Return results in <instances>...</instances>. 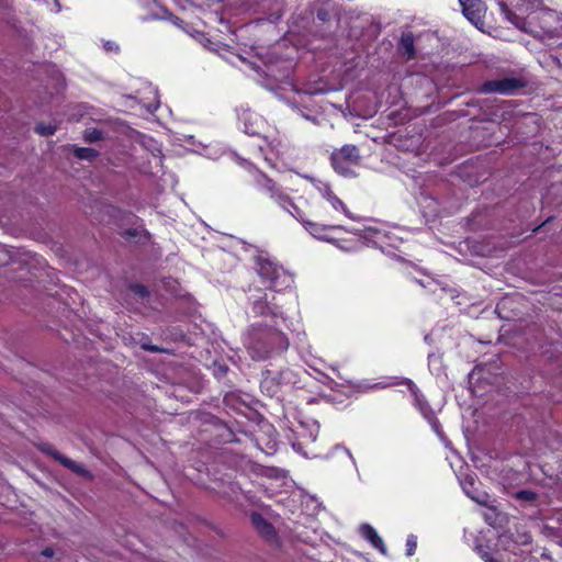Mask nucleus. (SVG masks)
Segmentation results:
<instances>
[{
	"instance_id": "nucleus-1",
	"label": "nucleus",
	"mask_w": 562,
	"mask_h": 562,
	"mask_svg": "<svg viewBox=\"0 0 562 562\" xmlns=\"http://www.w3.org/2000/svg\"><path fill=\"white\" fill-rule=\"evenodd\" d=\"M257 272L268 292L262 295L258 293L250 296L254 313L259 316L271 315L273 318H283V312L280 311V301L277 300L274 292L290 286L292 277L268 256L262 255L257 258Z\"/></svg>"
},
{
	"instance_id": "nucleus-2",
	"label": "nucleus",
	"mask_w": 562,
	"mask_h": 562,
	"mask_svg": "<svg viewBox=\"0 0 562 562\" xmlns=\"http://www.w3.org/2000/svg\"><path fill=\"white\" fill-rule=\"evenodd\" d=\"M255 186L258 190L266 193L271 200H273L280 207L289 212L293 217L303 224V221H307L304 217V213L292 202L290 196L282 191L270 178L261 172L255 176Z\"/></svg>"
},
{
	"instance_id": "nucleus-3",
	"label": "nucleus",
	"mask_w": 562,
	"mask_h": 562,
	"mask_svg": "<svg viewBox=\"0 0 562 562\" xmlns=\"http://www.w3.org/2000/svg\"><path fill=\"white\" fill-rule=\"evenodd\" d=\"M359 159L358 148L353 145H345L338 151L331 155V164L335 170L342 176H350L349 168H340V160L348 164H357Z\"/></svg>"
},
{
	"instance_id": "nucleus-4",
	"label": "nucleus",
	"mask_w": 562,
	"mask_h": 562,
	"mask_svg": "<svg viewBox=\"0 0 562 562\" xmlns=\"http://www.w3.org/2000/svg\"><path fill=\"white\" fill-rule=\"evenodd\" d=\"M519 80L515 78H503L497 80L486 81L482 86V91L485 93H502L509 94L520 87Z\"/></svg>"
},
{
	"instance_id": "nucleus-5",
	"label": "nucleus",
	"mask_w": 562,
	"mask_h": 562,
	"mask_svg": "<svg viewBox=\"0 0 562 562\" xmlns=\"http://www.w3.org/2000/svg\"><path fill=\"white\" fill-rule=\"evenodd\" d=\"M464 16L473 24H479L485 14V4L481 0H459Z\"/></svg>"
},
{
	"instance_id": "nucleus-6",
	"label": "nucleus",
	"mask_w": 562,
	"mask_h": 562,
	"mask_svg": "<svg viewBox=\"0 0 562 562\" xmlns=\"http://www.w3.org/2000/svg\"><path fill=\"white\" fill-rule=\"evenodd\" d=\"M304 228L315 238L331 241L330 232L341 229V226L324 225L311 221H303Z\"/></svg>"
},
{
	"instance_id": "nucleus-7",
	"label": "nucleus",
	"mask_w": 562,
	"mask_h": 562,
	"mask_svg": "<svg viewBox=\"0 0 562 562\" xmlns=\"http://www.w3.org/2000/svg\"><path fill=\"white\" fill-rule=\"evenodd\" d=\"M250 519L256 530L267 540H273L276 538L273 526L268 522L260 514L252 513Z\"/></svg>"
},
{
	"instance_id": "nucleus-8",
	"label": "nucleus",
	"mask_w": 562,
	"mask_h": 562,
	"mask_svg": "<svg viewBox=\"0 0 562 562\" xmlns=\"http://www.w3.org/2000/svg\"><path fill=\"white\" fill-rule=\"evenodd\" d=\"M45 451L47 453H49L55 460L60 462L65 468L69 469L70 471H72L79 475H82V476H89V472L81 464L60 454L58 451H55L52 449H45Z\"/></svg>"
},
{
	"instance_id": "nucleus-9",
	"label": "nucleus",
	"mask_w": 562,
	"mask_h": 562,
	"mask_svg": "<svg viewBox=\"0 0 562 562\" xmlns=\"http://www.w3.org/2000/svg\"><path fill=\"white\" fill-rule=\"evenodd\" d=\"M361 535L371 542V544L378 549L381 553L385 554L386 547L382 538L378 535L375 529L370 525H362L360 527Z\"/></svg>"
},
{
	"instance_id": "nucleus-10",
	"label": "nucleus",
	"mask_w": 562,
	"mask_h": 562,
	"mask_svg": "<svg viewBox=\"0 0 562 562\" xmlns=\"http://www.w3.org/2000/svg\"><path fill=\"white\" fill-rule=\"evenodd\" d=\"M244 121L245 132L249 135L259 134V125L263 123L262 119L251 112H244L241 115Z\"/></svg>"
},
{
	"instance_id": "nucleus-11",
	"label": "nucleus",
	"mask_w": 562,
	"mask_h": 562,
	"mask_svg": "<svg viewBox=\"0 0 562 562\" xmlns=\"http://www.w3.org/2000/svg\"><path fill=\"white\" fill-rule=\"evenodd\" d=\"M400 47L403 54L407 56V58H413L415 56L414 36L411 32L402 34Z\"/></svg>"
},
{
	"instance_id": "nucleus-12",
	"label": "nucleus",
	"mask_w": 562,
	"mask_h": 562,
	"mask_svg": "<svg viewBox=\"0 0 562 562\" xmlns=\"http://www.w3.org/2000/svg\"><path fill=\"white\" fill-rule=\"evenodd\" d=\"M405 383L407 384L409 392L414 396L416 405L418 406L420 412L426 415V411L428 408L427 407V403L425 402V400H424L423 395L420 394L418 387L411 380H406Z\"/></svg>"
},
{
	"instance_id": "nucleus-13",
	"label": "nucleus",
	"mask_w": 562,
	"mask_h": 562,
	"mask_svg": "<svg viewBox=\"0 0 562 562\" xmlns=\"http://www.w3.org/2000/svg\"><path fill=\"white\" fill-rule=\"evenodd\" d=\"M473 484H474V479L470 475H467L461 481V485H462L464 492L467 493V495L470 496L472 499L476 501L477 503L483 504L485 502L486 496L485 495L482 497L475 496L474 494H472L471 490L468 488V485L473 486Z\"/></svg>"
},
{
	"instance_id": "nucleus-14",
	"label": "nucleus",
	"mask_w": 562,
	"mask_h": 562,
	"mask_svg": "<svg viewBox=\"0 0 562 562\" xmlns=\"http://www.w3.org/2000/svg\"><path fill=\"white\" fill-rule=\"evenodd\" d=\"M74 154L77 158L82 160H93L98 153L92 148L74 147Z\"/></svg>"
},
{
	"instance_id": "nucleus-15",
	"label": "nucleus",
	"mask_w": 562,
	"mask_h": 562,
	"mask_svg": "<svg viewBox=\"0 0 562 562\" xmlns=\"http://www.w3.org/2000/svg\"><path fill=\"white\" fill-rule=\"evenodd\" d=\"M327 202L333 206V209L335 211H339V212L344 213L347 217L353 218L352 215L350 214L349 210L347 209V206L335 194L333 196H330V199Z\"/></svg>"
},
{
	"instance_id": "nucleus-16",
	"label": "nucleus",
	"mask_w": 562,
	"mask_h": 562,
	"mask_svg": "<svg viewBox=\"0 0 562 562\" xmlns=\"http://www.w3.org/2000/svg\"><path fill=\"white\" fill-rule=\"evenodd\" d=\"M262 392L268 393L270 396H273L278 392V386L273 384V380L269 376H266L260 384Z\"/></svg>"
},
{
	"instance_id": "nucleus-17",
	"label": "nucleus",
	"mask_w": 562,
	"mask_h": 562,
	"mask_svg": "<svg viewBox=\"0 0 562 562\" xmlns=\"http://www.w3.org/2000/svg\"><path fill=\"white\" fill-rule=\"evenodd\" d=\"M35 131L43 136H48L53 135L56 132V126L53 124L41 123L36 125Z\"/></svg>"
},
{
	"instance_id": "nucleus-18",
	"label": "nucleus",
	"mask_w": 562,
	"mask_h": 562,
	"mask_svg": "<svg viewBox=\"0 0 562 562\" xmlns=\"http://www.w3.org/2000/svg\"><path fill=\"white\" fill-rule=\"evenodd\" d=\"M130 291L139 299H145L148 296L147 288L142 284H132L130 286Z\"/></svg>"
},
{
	"instance_id": "nucleus-19",
	"label": "nucleus",
	"mask_w": 562,
	"mask_h": 562,
	"mask_svg": "<svg viewBox=\"0 0 562 562\" xmlns=\"http://www.w3.org/2000/svg\"><path fill=\"white\" fill-rule=\"evenodd\" d=\"M417 548V537L409 535L406 539V555L412 557Z\"/></svg>"
},
{
	"instance_id": "nucleus-20",
	"label": "nucleus",
	"mask_w": 562,
	"mask_h": 562,
	"mask_svg": "<svg viewBox=\"0 0 562 562\" xmlns=\"http://www.w3.org/2000/svg\"><path fill=\"white\" fill-rule=\"evenodd\" d=\"M83 137H85V139H86L87 142L92 143V142L100 140V139H101V137H102V133H101L100 131L95 130V128H93V130H87V131L85 132Z\"/></svg>"
},
{
	"instance_id": "nucleus-21",
	"label": "nucleus",
	"mask_w": 562,
	"mask_h": 562,
	"mask_svg": "<svg viewBox=\"0 0 562 562\" xmlns=\"http://www.w3.org/2000/svg\"><path fill=\"white\" fill-rule=\"evenodd\" d=\"M517 498L521 499V501H526V502H533L537 497L536 493L531 492V491H519L517 494H516Z\"/></svg>"
},
{
	"instance_id": "nucleus-22",
	"label": "nucleus",
	"mask_w": 562,
	"mask_h": 562,
	"mask_svg": "<svg viewBox=\"0 0 562 562\" xmlns=\"http://www.w3.org/2000/svg\"><path fill=\"white\" fill-rule=\"evenodd\" d=\"M318 191L326 201H328L330 196L334 195L333 191L326 183H321V186L318 187Z\"/></svg>"
},
{
	"instance_id": "nucleus-23",
	"label": "nucleus",
	"mask_w": 562,
	"mask_h": 562,
	"mask_svg": "<svg viewBox=\"0 0 562 562\" xmlns=\"http://www.w3.org/2000/svg\"><path fill=\"white\" fill-rule=\"evenodd\" d=\"M481 558L482 560H484L485 562H497V560H495L488 552L486 551H482L481 553Z\"/></svg>"
},
{
	"instance_id": "nucleus-24",
	"label": "nucleus",
	"mask_w": 562,
	"mask_h": 562,
	"mask_svg": "<svg viewBox=\"0 0 562 562\" xmlns=\"http://www.w3.org/2000/svg\"><path fill=\"white\" fill-rule=\"evenodd\" d=\"M278 339L280 340V349L285 350L289 346L286 338L281 335H278Z\"/></svg>"
},
{
	"instance_id": "nucleus-25",
	"label": "nucleus",
	"mask_w": 562,
	"mask_h": 562,
	"mask_svg": "<svg viewBox=\"0 0 562 562\" xmlns=\"http://www.w3.org/2000/svg\"><path fill=\"white\" fill-rule=\"evenodd\" d=\"M153 159L155 161V165L156 167H161L162 166V158L160 156V151H158V154H153Z\"/></svg>"
},
{
	"instance_id": "nucleus-26",
	"label": "nucleus",
	"mask_w": 562,
	"mask_h": 562,
	"mask_svg": "<svg viewBox=\"0 0 562 562\" xmlns=\"http://www.w3.org/2000/svg\"><path fill=\"white\" fill-rule=\"evenodd\" d=\"M41 555L50 559L54 555V551L50 548H46L45 550L42 551Z\"/></svg>"
},
{
	"instance_id": "nucleus-27",
	"label": "nucleus",
	"mask_w": 562,
	"mask_h": 562,
	"mask_svg": "<svg viewBox=\"0 0 562 562\" xmlns=\"http://www.w3.org/2000/svg\"><path fill=\"white\" fill-rule=\"evenodd\" d=\"M268 356H269L268 350H265L263 352L258 353V355L255 352L252 353V358L258 359V360H262V359L267 358Z\"/></svg>"
},
{
	"instance_id": "nucleus-28",
	"label": "nucleus",
	"mask_w": 562,
	"mask_h": 562,
	"mask_svg": "<svg viewBox=\"0 0 562 562\" xmlns=\"http://www.w3.org/2000/svg\"><path fill=\"white\" fill-rule=\"evenodd\" d=\"M104 47H105L106 50H110V52L117 50V48H119L115 43H111V42H108L104 45Z\"/></svg>"
},
{
	"instance_id": "nucleus-29",
	"label": "nucleus",
	"mask_w": 562,
	"mask_h": 562,
	"mask_svg": "<svg viewBox=\"0 0 562 562\" xmlns=\"http://www.w3.org/2000/svg\"><path fill=\"white\" fill-rule=\"evenodd\" d=\"M355 164H348L346 160H340V168H349L351 169V167L353 166ZM352 173V170H350V175Z\"/></svg>"
},
{
	"instance_id": "nucleus-30",
	"label": "nucleus",
	"mask_w": 562,
	"mask_h": 562,
	"mask_svg": "<svg viewBox=\"0 0 562 562\" xmlns=\"http://www.w3.org/2000/svg\"><path fill=\"white\" fill-rule=\"evenodd\" d=\"M53 5L55 7V9H54L55 12L60 11V3L58 0H53Z\"/></svg>"
},
{
	"instance_id": "nucleus-31",
	"label": "nucleus",
	"mask_w": 562,
	"mask_h": 562,
	"mask_svg": "<svg viewBox=\"0 0 562 562\" xmlns=\"http://www.w3.org/2000/svg\"><path fill=\"white\" fill-rule=\"evenodd\" d=\"M530 542V536L524 535V540L521 541L522 544H527Z\"/></svg>"
},
{
	"instance_id": "nucleus-32",
	"label": "nucleus",
	"mask_w": 562,
	"mask_h": 562,
	"mask_svg": "<svg viewBox=\"0 0 562 562\" xmlns=\"http://www.w3.org/2000/svg\"><path fill=\"white\" fill-rule=\"evenodd\" d=\"M145 349H148L150 351H157L158 349L154 346H144Z\"/></svg>"
},
{
	"instance_id": "nucleus-33",
	"label": "nucleus",
	"mask_w": 562,
	"mask_h": 562,
	"mask_svg": "<svg viewBox=\"0 0 562 562\" xmlns=\"http://www.w3.org/2000/svg\"><path fill=\"white\" fill-rule=\"evenodd\" d=\"M316 436H317V432L316 434H311V440L314 441L316 439Z\"/></svg>"
},
{
	"instance_id": "nucleus-34",
	"label": "nucleus",
	"mask_w": 562,
	"mask_h": 562,
	"mask_svg": "<svg viewBox=\"0 0 562 562\" xmlns=\"http://www.w3.org/2000/svg\"><path fill=\"white\" fill-rule=\"evenodd\" d=\"M347 452H348V456H349L351 459H353V457H352L351 452H349V451H347ZM352 461L355 462V460H352Z\"/></svg>"
}]
</instances>
